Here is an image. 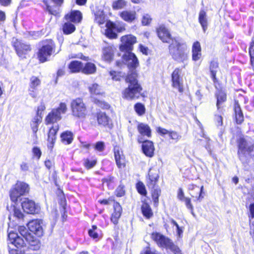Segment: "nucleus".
I'll return each instance as SVG.
<instances>
[{"label": "nucleus", "instance_id": "1", "mask_svg": "<svg viewBox=\"0 0 254 254\" xmlns=\"http://www.w3.org/2000/svg\"><path fill=\"white\" fill-rule=\"evenodd\" d=\"M169 54L176 62L183 64L185 68L189 59V52L187 44L181 39L174 38L168 47Z\"/></svg>", "mask_w": 254, "mask_h": 254}, {"label": "nucleus", "instance_id": "2", "mask_svg": "<svg viewBox=\"0 0 254 254\" xmlns=\"http://www.w3.org/2000/svg\"><path fill=\"white\" fill-rule=\"evenodd\" d=\"M126 81L128 86L123 92V97L127 100L138 99L141 95L142 88L138 83L137 73L132 71L127 76Z\"/></svg>", "mask_w": 254, "mask_h": 254}, {"label": "nucleus", "instance_id": "3", "mask_svg": "<svg viewBox=\"0 0 254 254\" xmlns=\"http://www.w3.org/2000/svg\"><path fill=\"white\" fill-rule=\"evenodd\" d=\"M239 158L243 164L254 157V140L250 137H240L238 141Z\"/></svg>", "mask_w": 254, "mask_h": 254}, {"label": "nucleus", "instance_id": "4", "mask_svg": "<svg viewBox=\"0 0 254 254\" xmlns=\"http://www.w3.org/2000/svg\"><path fill=\"white\" fill-rule=\"evenodd\" d=\"M29 185L22 182H17L12 186L9 191L10 198L11 201L16 202L22 195L28 193Z\"/></svg>", "mask_w": 254, "mask_h": 254}, {"label": "nucleus", "instance_id": "5", "mask_svg": "<svg viewBox=\"0 0 254 254\" xmlns=\"http://www.w3.org/2000/svg\"><path fill=\"white\" fill-rule=\"evenodd\" d=\"M55 45L52 40H47L43 42V46L39 49L38 57L41 62L44 63L55 52Z\"/></svg>", "mask_w": 254, "mask_h": 254}, {"label": "nucleus", "instance_id": "6", "mask_svg": "<svg viewBox=\"0 0 254 254\" xmlns=\"http://www.w3.org/2000/svg\"><path fill=\"white\" fill-rule=\"evenodd\" d=\"M151 237L160 247L169 249L173 252L178 250V247L170 239L159 233H153Z\"/></svg>", "mask_w": 254, "mask_h": 254}, {"label": "nucleus", "instance_id": "7", "mask_svg": "<svg viewBox=\"0 0 254 254\" xmlns=\"http://www.w3.org/2000/svg\"><path fill=\"white\" fill-rule=\"evenodd\" d=\"M72 115L77 118L83 119L87 114V109L82 99L78 98L71 103Z\"/></svg>", "mask_w": 254, "mask_h": 254}, {"label": "nucleus", "instance_id": "8", "mask_svg": "<svg viewBox=\"0 0 254 254\" xmlns=\"http://www.w3.org/2000/svg\"><path fill=\"white\" fill-rule=\"evenodd\" d=\"M67 108L65 103H61L60 106L56 109H53L46 118L47 124H51L56 122L61 119V114L66 111Z\"/></svg>", "mask_w": 254, "mask_h": 254}, {"label": "nucleus", "instance_id": "9", "mask_svg": "<svg viewBox=\"0 0 254 254\" xmlns=\"http://www.w3.org/2000/svg\"><path fill=\"white\" fill-rule=\"evenodd\" d=\"M121 44L120 45V50L122 52H131L133 50V45L136 42V38L132 35L123 36L121 38Z\"/></svg>", "mask_w": 254, "mask_h": 254}, {"label": "nucleus", "instance_id": "10", "mask_svg": "<svg viewBox=\"0 0 254 254\" xmlns=\"http://www.w3.org/2000/svg\"><path fill=\"white\" fill-rule=\"evenodd\" d=\"M21 206L23 210L29 214L37 213L40 210L38 205L35 202L27 198H24L21 202Z\"/></svg>", "mask_w": 254, "mask_h": 254}, {"label": "nucleus", "instance_id": "11", "mask_svg": "<svg viewBox=\"0 0 254 254\" xmlns=\"http://www.w3.org/2000/svg\"><path fill=\"white\" fill-rule=\"evenodd\" d=\"M181 69L176 68L172 74V86L182 93L184 91L183 83L182 79L180 76Z\"/></svg>", "mask_w": 254, "mask_h": 254}, {"label": "nucleus", "instance_id": "12", "mask_svg": "<svg viewBox=\"0 0 254 254\" xmlns=\"http://www.w3.org/2000/svg\"><path fill=\"white\" fill-rule=\"evenodd\" d=\"M139 143H142V150L143 153L147 157H151L154 155V147L152 141L145 140L141 137L137 138Z\"/></svg>", "mask_w": 254, "mask_h": 254}, {"label": "nucleus", "instance_id": "13", "mask_svg": "<svg viewBox=\"0 0 254 254\" xmlns=\"http://www.w3.org/2000/svg\"><path fill=\"white\" fill-rule=\"evenodd\" d=\"M123 60L130 69H135L139 65L137 57L131 52H126L123 56Z\"/></svg>", "mask_w": 254, "mask_h": 254}, {"label": "nucleus", "instance_id": "14", "mask_svg": "<svg viewBox=\"0 0 254 254\" xmlns=\"http://www.w3.org/2000/svg\"><path fill=\"white\" fill-rule=\"evenodd\" d=\"M43 221L41 220H34L28 223L29 230L39 237L43 234Z\"/></svg>", "mask_w": 254, "mask_h": 254}, {"label": "nucleus", "instance_id": "15", "mask_svg": "<svg viewBox=\"0 0 254 254\" xmlns=\"http://www.w3.org/2000/svg\"><path fill=\"white\" fill-rule=\"evenodd\" d=\"M157 33L159 39L164 43H169L174 39L172 38L168 29L163 25L160 26L157 29Z\"/></svg>", "mask_w": 254, "mask_h": 254}, {"label": "nucleus", "instance_id": "16", "mask_svg": "<svg viewBox=\"0 0 254 254\" xmlns=\"http://www.w3.org/2000/svg\"><path fill=\"white\" fill-rule=\"evenodd\" d=\"M97 119L99 125L109 128L112 127V121L104 112H99L97 114Z\"/></svg>", "mask_w": 254, "mask_h": 254}, {"label": "nucleus", "instance_id": "17", "mask_svg": "<svg viewBox=\"0 0 254 254\" xmlns=\"http://www.w3.org/2000/svg\"><path fill=\"white\" fill-rule=\"evenodd\" d=\"M121 18L128 23L133 22L137 17V13L135 10H126L120 12Z\"/></svg>", "mask_w": 254, "mask_h": 254}, {"label": "nucleus", "instance_id": "18", "mask_svg": "<svg viewBox=\"0 0 254 254\" xmlns=\"http://www.w3.org/2000/svg\"><path fill=\"white\" fill-rule=\"evenodd\" d=\"M13 43L17 54L19 57H21L26 52L30 50L29 45L24 44L18 41L17 39H15V41L13 40Z\"/></svg>", "mask_w": 254, "mask_h": 254}, {"label": "nucleus", "instance_id": "19", "mask_svg": "<svg viewBox=\"0 0 254 254\" xmlns=\"http://www.w3.org/2000/svg\"><path fill=\"white\" fill-rule=\"evenodd\" d=\"M137 129L140 134L139 137H150L151 135V130L150 127L145 123H139L138 124Z\"/></svg>", "mask_w": 254, "mask_h": 254}, {"label": "nucleus", "instance_id": "20", "mask_svg": "<svg viewBox=\"0 0 254 254\" xmlns=\"http://www.w3.org/2000/svg\"><path fill=\"white\" fill-rule=\"evenodd\" d=\"M116 49L113 45H108L103 48L102 58L107 62L111 61L114 55Z\"/></svg>", "mask_w": 254, "mask_h": 254}, {"label": "nucleus", "instance_id": "21", "mask_svg": "<svg viewBox=\"0 0 254 254\" xmlns=\"http://www.w3.org/2000/svg\"><path fill=\"white\" fill-rule=\"evenodd\" d=\"M122 212V208L120 204L118 202H115L114 204V212L111 217V220L114 224L116 225L118 223Z\"/></svg>", "mask_w": 254, "mask_h": 254}, {"label": "nucleus", "instance_id": "22", "mask_svg": "<svg viewBox=\"0 0 254 254\" xmlns=\"http://www.w3.org/2000/svg\"><path fill=\"white\" fill-rule=\"evenodd\" d=\"M192 60L193 61H198L201 57V47L199 42L196 41L192 46Z\"/></svg>", "mask_w": 254, "mask_h": 254}, {"label": "nucleus", "instance_id": "23", "mask_svg": "<svg viewBox=\"0 0 254 254\" xmlns=\"http://www.w3.org/2000/svg\"><path fill=\"white\" fill-rule=\"evenodd\" d=\"M148 179L147 185L149 188H154L156 186L159 177L157 171L150 170L148 173Z\"/></svg>", "mask_w": 254, "mask_h": 254}, {"label": "nucleus", "instance_id": "24", "mask_svg": "<svg viewBox=\"0 0 254 254\" xmlns=\"http://www.w3.org/2000/svg\"><path fill=\"white\" fill-rule=\"evenodd\" d=\"M116 164L120 168H124L126 166L125 157L122 151L118 149H115L114 151Z\"/></svg>", "mask_w": 254, "mask_h": 254}, {"label": "nucleus", "instance_id": "25", "mask_svg": "<svg viewBox=\"0 0 254 254\" xmlns=\"http://www.w3.org/2000/svg\"><path fill=\"white\" fill-rule=\"evenodd\" d=\"M65 18L74 23L79 22L82 19V14L78 10L72 11L65 16Z\"/></svg>", "mask_w": 254, "mask_h": 254}, {"label": "nucleus", "instance_id": "26", "mask_svg": "<svg viewBox=\"0 0 254 254\" xmlns=\"http://www.w3.org/2000/svg\"><path fill=\"white\" fill-rule=\"evenodd\" d=\"M18 229L19 233L25 238V240L30 245H33V243H34L35 241L34 240V238L30 234L28 233L26 228L24 226H19Z\"/></svg>", "mask_w": 254, "mask_h": 254}, {"label": "nucleus", "instance_id": "27", "mask_svg": "<svg viewBox=\"0 0 254 254\" xmlns=\"http://www.w3.org/2000/svg\"><path fill=\"white\" fill-rule=\"evenodd\" d=\"M106 26L107 29L105 31V35L106 36L111 39H116L117 38V34L114 30V23L111 21H108Z\"/></svg>", "mask_w": 254, "mask_h": 254}, {"label": "nucleus", "instance_id": "28", "mask_svg": "<svg viewBox=\"0 0 254 254\" xmlns=\"http://www.w3.org/2000/svg\"><path fill=\"white\" fill-rule=\"evenodd\" d=\"M234 111L237 123L239 124H241L244 121V117L240 105L237 102H235V103Z\"/></svg>", "mask_w": 254, "mask_h": 254}, {"label": "nucleus", "instance_id": "29", "mask_svg": "<svg viewBox=\"0 0 254 254\" xmlns=\"http://www.w3.org/2000/svg\"><path fill=\"white\" fill-rule=\"evenodd\" d=\"M198 20L203 31L205 32L207 28V19L206 13L204 10H201L200 11L199 13Z\"/></svg>", "mask_w": 254, "mask_h": 254}, {"label": "nucleus", "instance_id": "30", "mask_svg": "<svg viewBox=\"0 0 254 254\" xmlns=\"http://www.w3.org/2000/svg\"><path fill=\"white\" fill-rule=\"evenodd\" d=\"M96 71L95 65L92 63H87L84 67L82 66L81 71L86 74L94 73Z\"/></svg>", "mask_w": 254, "mask_h": 254}, {"label": "nucleus", "instance_id": "31", "mask_svg": "<svg viewBox=\"0 0 254 254\" xmlns=\"http://www.w3.org/2000/svg\"><path fill=\"white\" fill-rule=\"evenodd\" d=\"M61 140L64 144H69L73 140V134L71 132L66 131L61 135Z\"/></svg>", "mask_w": 254, "mask_h": 254}, {"label": "nucleus", "instance_id": "32", "mask_svg": "<svg viewBox=\"0 0 254 254\" xmlns=\"http://www.w3.org/2000/svg\"><path fill=\"white\" fill-rule=\"evenodd\" d=\"M89 91L92 95H100L103 94V91L100 86L97 83H93L88 87Z\"/></svg>", "mask_w": 254, "mask_h": 254}, {"label": "nucleus", "instance_id": "33", "mask_svg": "<svg viewBox=\"0 0 254 254\" xmlns=\"http://www.w3.org/2000/svg\"><path fill=\"white\" fill-rule=\"evenodd\" d=\"M82 67L81 62L77 61H72L68 65V68L72 72H78L81 71Z\"/></svg>", "mask_w": 254, "mask_h": 254}, {"label": "nucleus", "instance_id": "34", "mask_svg": "<svg viewBox=\"0 0 254 254\" xmlns=\"http://www.w3.org/2000/svg\"><path fill=\"white\" fill-rule=\"evenodd\" d=\"M42 116H36L31 122V128L35 136H36V133L38 130L39 125L42 121Z\"/></svg>", "mask_w": 254, "mask_h": 254}, {"label": "nucleus", "instance_id": "35", "mask_svg": "<svg viewBox=\"0 0 254 254\" xmlns=\"http://www.w3.org/2000/svg\"><path fill=\"white\" fill-rule=\"evenodd\" d=\"M210 71L211 76L214 82H215L216 78V75L218 69V63L215 61H212L210 64Z\"/></svg>", "mask_w": 254, "mask_h": 254}, {"label": "nucleus", "instance_id": "36", "mask_svg": "<svg viewBox=\"0 0 254 254\" xmlns=\"http://www.w3.org/2000/svg\"><path fill=\"white\" fill-rule=\"evenodd\" d=\"M59 130V127L57 125L53 126L49 130L48 134V141L54 143L56 139V135Z\"/></svg>", "mask_w": 254, "mask_h": 254}, {"label": "nucleus", "instance_id": "37", "mask_svg": "<svg viewBox=\"0 0 254 254\" xmlns=\"http://www.w3.org/2000/svg\"><path fill=\"white\" fill-rule=\"evenodd\" d=\"M143 215L147 218H150L153 215L152 210L150 206L146 203H144L141 207Z\"/></svg>", "mask_w": 254, "mask_h": 254}, {"label": "nucleus", "instance_id": "38", "mask_svg": "<svg viewBox=\"0 0 254 254\" xmlns=\"http://www.w3.org/2000/svg\"><path fill=\"white\" fill-rule=\"evenodd\" d=\"M127 5V1L125 0H116L112 3V7L114 9L118 10L124 8Z\"/></svg>", "mask_w": 254, "mask_h": 254}, {"label": "nucleus", "instance_id": "39", "mask_svg": "<svg viewBox=\"0 0 254 254\" xmlns=\"http://www.w3.org/2000/svg\"><path fill=\"white\" fill-rule=\"evenodd\" d=\"M151 189V193L152 199L155 204L158 203V198L161 193V190L158 186H155L154 188H150Z\"/></svg>", "mask_w": 254, "mask_h": 254}, {"label": "nucleus", "instance_id": "40", "mask_svg": "<svg viewBox=\"0 0 254 254\" xmlns=\"http://www.w3.org/2000/svg\"><path fill=\"white\" fill-rule=\"evenodd\" d=\"M63 32L65 34H69L73 32L75 30V26L69 22H66L63 27Z\"/></svg>", "mask_w": 254, "mask_h": 254}, {"label": "nucleus", "instance_id": "41", "mask_svg": "<svg viewBox=\"0 0 254 254\" xmlns=\"http://www.w3.org/2000/svg\"><path fill=\"white\" fill-rule=\"evenodd\" d=\"M217 106L218 109L220 108V104L226 100V94L222 90L219 91L217 94Z\"/></svg>", "mask_w": 254, "mask_h": 254}, {"label": "nucleus", "instance_id": "42", "mask_svg": "<svg viewBox=\"0 0 254 254\" xmlns=\"http://www.w3.org/2000/svg\"><path fill=\"white\" fill-rule=\"evenodd\" d=\"M95 20L99 25L103 24L105 21V15L102 11H98L95 14Z\"/></svg>", "mask_w": 254, "mask_h": 254}, {"label": "nucleus", "instance_id": "43", "mask_svg": "<svg viewBox=\"0 0 254 254\" xmlns=\"http://www.w3.org/2000/svg\"><path fill=\"white\" fill-rule=\"evenodd\" d=\"M40 84L41 80L37 77L33 76L30 78L29 87L38 89Z\"/></svg>", "mask_w": 254, "mask_h": 254}, {"label": "nucleus", "instance_id": "44", "mask_svg": "<svg viewBox=\"0 0 254 254\" xmlns=\"http://www.w3.org/2000/svg\"><path fill=\"white\" fill-rule=\"evenodd\" d=\"M11 245L17 249L21 250L25 246V243L24 240L19 236L13 241Z\"/></svg>", "mask_w": 254, "mask_h": 254}, {"label": "nucleus", "instance_id": "45", "mask_svg": "<svg viewBox=\"0 0 254 254\" xmlns=\"http://www.w3.org/2000/svg\"><path fill=\"white\" fill-rule=\"evenodd\" d=\"M134 110L139 116H142L145 113L144 106L140 103H136L134 106Z\"/></svg>", "mask_w": 254, "mask_h": 254}, {"label": "nucleus", "instance_id": "46", "mask_svg": "<svg viewBox=\"0 0 254 254\" xmlns=\"http://www.w3.org/2000/svg\"><path fill=\"white\" fill-rule=\"evenodd\" d=\"M97 227L95 225H93L92 228L89 230L88 234L89 236L93 239H97L99 237L98 231Z\"/></svg>", "mask_w": 254, "mask_h": 254}, {"label": "nucleus", "instance_id": "47", "mask_svg": "<svg viewBox=\"0 0 254 254\" xmlns=\"http://www.w3.org/2000/svg\"><path fill=\"white\" fill-rule=\"evenodd\" d=\"M190 189L196 190L197 193H199V195L198 197L196 195H195L194 194H191V196L192 197H197V199L199 200H201L202 199V198L203 197L202 196H201V193L202 192L203 189V186H201L200 189H199V187L197 186H194V185H191L190 187Z\"/></svg>", "mask_w": 254, "mask_h": 254}, {"label": "nucleus", "instance_id": "48", "mask_svg": "<svg viewBox=\"0 0 254 254\" xmlns=\"http://www.w3.org/2000/svg\"><path fill=\"white\" fill-rule=\"evenodd\" d=\"M13 216L19 221H24V214L19 208H14L13 210Z\"/></svg>", "mask_w": 254, "mask_h": 254}, {"label": "nucleus", "instance_id": "49", "mask_svg": "<svg viewBox=\"0 0 254 254\" xmlns=\"http://www.w3.org/2000/svg\"><path fill=\"white\" fill-rule=\"evenodd\" d=\"M95 150L101 152L105 150V143L103 141H98L96 143L92 145Z\"/></svg>", "mask_w": 254, "mask_h": 254}, {"label": "nucleus", "instance_id": "50", "mask_svg": "<svg viewBox=\"0 0 254 254\" xmlns=\"http://www.w3.org/2000/svg\"><path fill=\"white\" fill-rule=\"evenodd\" d=\"M182 201H184L185 203L186 207L190 210V212L192 215L193 216H195V214L193 212V207L192 204L191 203L190 199L188 197H186Z\"/></svg>", "mask_w": 254, "mask_h": 254}, {"label": "nucleus", "instance_id": "51", "mask_svg": "<svg viewBox=\"0 0 254 254\" xmlns=\"http://www.w3.org/2000/svg\"><path fill=\"white\" fill-rule=\"evenodd\" d=\"M8 237L9 241L11 244L13 242L14 240H15L19 236L18 235L17 233L14 232L12 231L9 230Z\"/></svg>", "mask_w": 254, "mask_h": 254}, {"label": "nucleus", "instance_id": "52", "mask_svg": "<svg viewBox=\"0 0 254 254\" xmlns=\"http://www.w3.org/2000/svg\"><path fill=\"white\" fill-rule=\"evenodd\" d=\"M12 247V246H8L9 254H23L25 253L24 250H21L17 248L15 249Z\"/></svg>", "mask_w": 254, "mask_h": 254}, {"label": "nucleus", "instance_id": "53", "mask_svg": "<svg viewBox=\"0 0 254 254\" xmlns=\"http://www.w3.org/2000/svg\"><path fill=\"white\" fill-rule=\"evenodd\" d=\"M136 188L138 192L141 194L145 195L146 194L145 186L143 183L141 182L138 183L136 185Z\"/></svg>", "mask_w": 254, "mask_h": 254}, {"label": "nucleus", "instance_id": "54", "mask_svg": "<svg viewBox=\"0 0 254 254\" xmlns=\"http://www.w3.org/2000/svg\"><path fill=\"white\" fill-rule=\"evenodd\" d=\"M114 28L115 31L116 32H118L119 33L122 32L124 31L126 29L125 24L123 23L122 24H115L114 23V26H113Z\"/></svg>", "mask_w": 254, "mask_h": 254}, {"label": "nucleus", "instance_id": "55", "mask_svg": "<svg viewBox=\"0 0 254 254\" xmlns=\"http://www.w3.org/2000/svg\"><path fill=\"white\" fill-rule=\"evenodd\" d=\"M249 54L252 64H254V42L251 43L249 48Z\"/></svg>", "mask_w": 254, "mask_h": 254}, {"label": "nucleus", "instance_id": "56", "mask_svg": "<svg viewBox=\"0 0 254 254\" xmlns=\"http://www.w3.org/2000/svg\"><path fill=\"white\" fill-rule=\"evenodd\" d=\"M96 164V161L95 160H89V159H86L85 161L84 165L85 167L87 169H90L93 167Z\"/></svg>", "mask_w": 254, "mask_h": 254}, {"label": "nucleus", "instance_id": "57", "mask_svg": "<svg viewBox=\"0 0 254 254\" xmlns=\"http://www.w3.org/2000/svg\"><path fill=\"white\" fill-rule=\"evenodd\" d=\"M151 20L152 19L149 15L144 14L142 17V23L143 25H147L151 22Z\"/></svg>", "mask_w": 254, "mask_h": 254}, {"label": "nucleus", "instance_id": "58", "mask_svg": "<svg viewBox=\"0 0 254 254\" xmlns=\"http://www.w3.org/2000/svg\"><path fill=\"white\" fill-rule=\"evenodd\" d=\"M169 136L172 139L175 140L176 141L179 140L181 138V135L175 131H171L169 134Z\"/></svg>", "mask_w": 254, "mask_h": 254}, {"label": "nucleus", "instance_id": "59", "mask_svg": "<svg viewBox=\"0 0 254 254\" xmlns=\"http://www.w3.org/2000/svg\"><path fill=\"white\" fill-rule=\"evenodd\" d=\"M116 193L117 196L121 197L123 196L125 194L124 187L122 185H120L116 189Z\"/></svg>", "mask_w": 254, "mask_h": 254}, {"label": "nucleus", "instance_id": "60", "mask_svg": "<svg viewBox=\"0 0 254 254\" xmlns=\"http://www.w3.org/2000/svg\"><path fill=\"white\" fill-rule=\"evenodd\" d=\"M28 92L30 96L33 98H36L38 95V89L29 87Z\"/></svg>", "mask_w": 254, "mask_h": 254}, {"label": "nucleus", "instance_id": "61", "mask_svg": "<svg viewBox=\"0 0 254 254\" xmlns=\"http://www.w3.org/2000/svg\"><path fill=\"white\" fill-rule=\"evenodd\" d=\"M140 254H160L154 249H151L150 248H146L144 251Z\"/></svg>", "mask_w": 254, "mask_h": 254}, {"label": "nucleus", "instance_id": "62", "mask_svg": "<svg viewBox=\"0 0 254 254\" xmlns=\"http://www.w3.org/2000/svg\"><path fill=\"white\" fill-rule=\"evenodd\" d=\"M114 178L111 176L103 179L102 182L103 185H106L108 186L111 183L113 182Z\"/></svg>", "mask_w": 254, "mask_h": 254}, {"label": "nucleus", "instance_id": "63", "mask_svg": "<svg viewBox=\"0 0 254 254\" xmlns=\"http://www.w3.org/2000/svg\"><path fill=\"white\" fill-rule=\"evenodd\" d=\"M70 58H79L82 59L85 61H87L88 60V58L84 56L82 54L79 53L78 54H71L69 56Z\"/></svg>", "mask_w": 254, "mask_h": 254}, {"label": "nucleus", "instance_id": "64", "mask_svg": "<svg viewBox=\"0 0 254 254\" xmlns=\"http://www.w3.org/2000/svg\"><path fill=\"white\" fill-rule=\"evenodd\" d=\"M157 132L160 134L164 135L165 134H168L169 135L171 131H169L165 128L158 127L157 129Z\"/></svg>", "mask_w": 254, "mask_h": 254}]
</instances>
